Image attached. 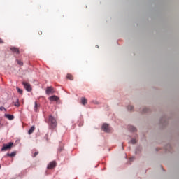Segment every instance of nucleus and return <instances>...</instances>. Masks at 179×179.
<instances>
[{
    "instance_id": "21",
    "label": "nucleus",
    "mask_w": 179,
    "mask_h": 179,
    "mask_svg": "<svg viewBox=\"0 0 179 179\" xmlns=\"http://www.w3.org/2000/svg\"><path fill=\"white\" fill-rule=\"evenodd\" d=\"M131 143H132V145H135V143H136V140L132 139V140L131 141Z\"/></svg>"
},
{
    "instance_id": "17",
    "label": "nucleus",
    "mask_w": 179,
    "mask_h": 179,
    "mask_svg": "<svg viewBox=\"0 0 179 179\" xmlns=\"http://www.w3.org/2000/svg\"><path fill=\"white\" fill-rule=\"evenodd\" d=\"M17 63L18 65H20V66H23V62H22L21 60L17 59Z\"/></svg>"
},
{
    "instance_id": "3",
    "label": "nucleus",
    "mask_w": 179,
    "mask_h": 179,
    "mask_svg": "<svg viewBox=\"0 0 179 179\" xmlns=\"http://www.w3.org/2000/svg\"><path fill=\"white\" fill-rule=\"evenodd\" d=\"M22 85L27 92H31V85L27 82H22Z\"/></svg>"
},
{
    "instance_id": "12",
    "label": "nucleus",
    "mask_w": 179,
    "mask_h": 179,
    "mask_svg": "<svg viewBox=\"0 0 179 179\" xmlns=\"http://www.w3.org/2000/svg\"><path fill=\"white\" fill-rule=\"evenodd\" d=\"M6 118H8V120H10V121H12V120H13L15 118V116H13V115H5Z\"/></svg>"
},
{
    "instance_id": "13",
    "label": "nucleus",
    "mask_w": 179,
    "mask_h": 179,
    "mask_svg": "<svg viewBox=\"0 0 179 179\" xmlns=\"http://www.w3.org/2000/svg\"><path fill=\"white\" fill-rule=\"evenodd\" d=\"M15 107H20V103H19V99L16 98L15 101L13 102Z\"/></svg>"
},
{
    "instance_id": "2",
    "label": "nucleus",
    "mask_w": 179,
    "mask_h": 179,
    "mask_svg": "<svg viewBox=\"0 0 179 179\" xmlns=\"http://www.w3.org/2000/svg\"><path fill=\"white\" fill-rule=\"evenodd\" d=\"M12 146H13V143L10 142L8 144H3L1 148L2 152H6V150H8L9 149H12Z\"/></svg>"
},
{
    "instance_id": "8",
    "label": "nucleus",
    "mask_w": 179,
    "mask_h": 179,
    "mask_svg": "<svg viewBox=\"0 0 179 179\" xmlns=\"http://www.w3.org/2000/svg\"><path fill=\"white\" fill-rule=\"evenodd\" d=\"M10 50L13 52H15V54H20V51H19V48H15V47L10 48Z\"/></svg>"
},
{
    "instance_id": "5",
    "label": "nucleus",
    "mask_w": 179,
    "mask_h": 179,
    "mask_svg": "<svg viewBox=\"0 0 179 179\" xmlns=\"http://www.w3.org/2000/svg\"><path fill=\"white\" fill-rule=\"evenodd\" d=\"M102 129L104 131V132H110V126L107 124H103L102 126Z\"/></svg>"
},
{
    "instance_id": "11",
    "label": "nucleus",
    "mask_w": 179,
    "mask_h": 179,
    "mask_svg": "<svg viewBox=\"0 0 179 179\" xmlns=\"http://www.w3.org/2000/svg\"><path fill=\"white\" fill-rule=\"evenodd\" d=\"M38 108H40V104L37 103V102H35L34 111L36 113H38Z\"/></svg>"
},
{
    "instance_id": "22",
    "label": "nucleus",
    "mask_w": 179,
    "mask_h": 179,
    "mask_svg": "<svg viewBox=\"0 0 179 179\" xmlns=\"http://www.w3.org/2000/svg\"><path fill=\"white\" fill-rule=\"evenodd\" d=\"M37 155H38V151H36L34 153L33 157H36V156H37Z\"/></svg>"
},
{
    "instance_id": "14",
    "label": "nucleus",
    "mask_w": 179,
    "mask_h": 179,
    "mask_svg": "<svg viewBox=\"0 0 179 179\" xmlns=\"http://www.w3.org/2000/svg\"><path fill=\"white\" fill-rule=\"evenodd\" d=\"M66 78L69 79V80H73V76L71 73H68L66 75Z\"/></svg>"
},
{
    "instance_id": "7",
    "label": "nucleus",
    "mask_w": 179,
    "mask_h": 179,
    "mask_svg": "<svg viewBox=\"0 0 179 179\" xmlns=\"http://www.w3.org/2000/svg\"><path fill=\"white\" fill-rule=\"evenodd\" d=\"M50 101H58L59 100V98L55 95H53L50 97H49Z\"/></svg>"
},
{
    "instance_id": "25",
    "label": "nucleus",
    "mask_w": 179,
    "mask_h": 179,
    "mask_svg": "<svg viewBox=\"0 0 179 179\" xmlns=\"http://www.w3.org/2000/svg\"><path fill=\"white\" fill-rule=\"evenodd\" d=\"M39 34H43V32H42V31H40V32H39Z\"/></svg>"
},
{
    "instance_id": "15",
    "label": "nucleus",
    "mask_w": 179,
    "mask_h": 179,
    "mask_svg": "<svg viewBox=\"0 0 179 179\" xmlns=\"http://www.w3.org/2000/svg\"><path fill=\"white\" fill-rule=\"evenodd\" d=\"M7 156L9 157H15L16 156V152H13L11 153H7Z\"/></svg>"
},
{
    "instance_id": "10",
    "label": "nucleus",
    "mask_w": 179,
    "mask_h": 179,
    "mask_svg": "<svg viewBox=\"0 0 179 179\" xmlns=\"http://www.w3.org/2000/svg\"><path fill=\"white\" fill-rule=\"evenodd\" d=\"M81 103L83 104V106H86V104H87V99H86V98L85 97H82Z\"/></svg>"
},
{
    "instance_id": "23",
    "label": "nucleus",
    "mask_w": 179,
    "mask_h": 179,
    "mask_svg": "<svg viewBox=\"0 0 179 179\" xmlns=\"http://www.w3.org/2000/svg\"><path fill=\"white\" fill-rule=\"evenodd\" d=\"M0 44H3V41L0 38Z\"/></svg>"
},
{
    "instance_id": "20",
    "label": "nucleus",
    "mask_w": 179,
    "mask_h": 179,
    "mask_svg": "<svg viewBox=\"0 0 179 179\" xmlns=\"http://www.w3.org/2000/svg\"><path fill=\"white\" fill-rule=\"evenodd\" d=\"M3 110H4V111H6V109L5 108V107L1 106L0 107V111H3Z\"/></svg>"
},
{
    "instance_id": "4",
    "label": "nucleus",
    "mask_w": 179,
    "mask_h": 179,
    "mask_svg": "<svg viewBox=\"0 0 179 179\" xmlns=\"http://www.w3.org/2000/svg\"><path fill=\"white\" fill-rule=\"evenodd\" d=\"M56 166H57V162H55V161H52L50 163H49L47 169L48 170H52V169H54V167H55Z\"/></svg>"
},
{
    "instance_id": "26",
    "label": "nucleus",
    "mask_w": 179,
    "mask_h": 179,
    "mask_svg": "<svg viewBox=\"0 0 179 179\" xmlns=\"http://www.w3.org/2000/svg\"><path fill=\"white\" fill-rule=\"evenodd\" d=\"M144 113H146V110H144Z\"/></svg>"
},
{
    "instance_id": "1",
    "label": "nucleus",
    "mask_w": 179,
    "mask_h": 179,
    "mask_svg": "<svg viewBox=\"0 0 179 179\" xmlns=\"http://www.w3.org/2000/svg\"><path fill=\"white\" fill-rule=\"evenodd\" d=\"M48 124L50 129H55L57 128V120L51 115L48 117Z\"/></svg>"
},
{
    "instance_id": "6",
    "label": "nucleus",
    "mask_w": 179,
    "mask_h": 179,
    "mask_svg": "<svg viewBox=\"0 0 179 179\" xmlns=\"http://www.w3.org/2000/svg\"><path fill=\"white\" fill-rule=\"evenodd\" d=\"M55 93L54 88L52 87H48L46 89V94H52Z\"/></svg>"
},
{
    "instance_id": "18",
    "label": "nucleus",
    "mask_w": 179,
    "mask_h": 179,
    "mask_svg": "<svg viewBox=\"0 0 179 179\" xmlns=\"http://www.w3.org/2000/svg\"><path fill=\"white\" fill-rule=\"evenodd\" d=\"M17 91L20 94H23V90L19 87H17Z\"/></svg>"
},
{
    "instance_id": "16",
    "label": "nucleus",
    "mask_w": 179,
    "mask_h": 179,
    "mask_svg": "<svg viewBox=\"0 0 179 179\" xmlns=\"http://www.w3.org/2000/svg\"><path fill=\"white\" fill-rule=\"evenodd\" d=\"M129 129L131 132H136V128H135V127H134V126H129Z\"/></svg>"
},
{
    "instance_id": "9",
    "label": "nucleus",
    "mask_w": 179,
    "mask_h": 179,
    "mask_svg": "<svg viewBox=\"0 0 179 179\" xmlns=\"http://www.w3.org/2000/svg\"><path fill=\"white\" fill-rule=\"evenodd\" d=\"M35 130H36V127L32 126V127L29 129V130L28 131L29 135H31V134H33Z\"/></svg>"
},
{
    "instance_id": "24",
    "label": "nucleus",
    "mask_w": 179,
    "mask_h": 179,
    "mask_svg": "<svg viewBox=\"0 0 179 179\" xmlns=\"http://www.w3.org/2000/svg\"><path fill=\"white\" fill-rule=\"evenodd\" d=\"M134 159H135V158L131 157V158L129 159V161H130V162H132V161H134Z\"/></svg>"
},
{
    "instance_id": "19",
    "label": "nucleus",
    "mask_w": 179,
    "mask_h": 179,
    "mask_svg": "<svg viewBox=\"0 0 179 179\" xmlns=\"http://www.w3.org/2000/svg\"><path fill=\"white\" fill-rule=\"evenodd\" d=\"M127 109L129 111H132V110H134V106H129L127 107Z\"/></svg>"
},
{
    "instance_id": "27",
    "label": "nucleus",
    "mask_w": 179,
    "mask_h": 179,
    "mask_svg": "<svg viewBox=\"0 0 179 179\" xmlns=\"http://www.w3.org/2000/svg\"><path fill=\"white\" fill-rule=\"evenodd\" d=\"M0 169H1V165H0Z\"/></svg>"
}]
</instances>
